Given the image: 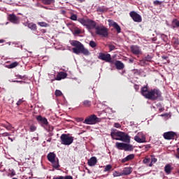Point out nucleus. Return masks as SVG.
Instances as JSON below:
<instances>
[{"label": "nucleus", "instance_id": "obj_34", "mask_svg": "<svg viewBox=\"0 0 179 179\" xmlns=\"http://www.w3.org/2000/svg\"><path fill=\"white\" fill-rule=\"evenodd\" d=\"M108 48H109V51H114V50H115V46H114V45L113 44H109L108 45Z\"/></svg>", "mask_w": 179, "mask_h": 179}, {"label": "nucleus", "instance_id": "obj_38", "mask_svg": "<svg viewBox=\"0 0 179 179\" xmlns=\"http://www.w3.org/2000/svg\"><path fill=\"white\" fill-rule=\"evenodd\" d=\"M84 106H86V107H90V101L86 100L83 102Z\"/></svg>", "mask_w": 179, "mask_h": 179}, {"label": "nucleus", "instance_id": "obj_11", "mask_svg": "<svg viewBox=\"0 0 179 179\" xmlns=\"http://www.w3.org/2000/svg\"><path fill=\"white\" fill-rule=\"evenodd\" d=\"M8 20L11 22V23H13L14 24H19L20 22L19 20V17H17L15 15V14H10L8 15Z\"/></svg>", "mask_w": 179, "mask_h": 179}, {"label": "nucleus", "instance_id": "obj_53", "mask_svg": "<svg viewBox=\"0 0 179 179\" xmlns=\"http://www.w3.org/2000/svg\"><path fill=\"white\" fill-rule=\"evenodd\" d=\"M5 43V41L3 40V39H1V40H0V43Z\"/></svg>", "mask_w": 179, "mask_h": 179}, {"label": "nucleus", "instance_id": "obj_8", "mask_svg": "<svg viewBox=\"0 0 179 179\" xmlns=\"http://www.w3.org/2000/svg\"><path fill=\"white\" fill-rule=\"evenodd\" d=\"M96 34L98 36H101L102 37H107L108 36V32L107 31V28L102 26V27H96L95 28Z\"/></svg>", "mask_w": 179, "mask_h": 179}, {"label": "nucleus", "instance_id": "obj_52", "mask_svg": "<svg viewBox=\"0 0 179 179\" xmlns=\"http://www.w3.org/2000/svg\"><path fill=\"white\" fill-rule=\"evenodd\" d=\"M76 34H80V30H77V31H76Z\"/></svg>", "mask_w": 179, "mask_h": 179}, {"label": "nucleus", "instance_id": "obj_22", "mask_svg": "<svg viewBox=\"0 0 179 179\" xmlns=\"http://www.w3.org/2000/svg\"><path fill=\"white\" fill-rule=\"evenodd\" d=\"M2 126L7 129V131H12L13 129V127H12V124L9 122H7L6 124H3Z\"/></svg>", "mask_w": 179, "mask_h": 179}, {"label": "nucleus", "instance_id": "obj_51", "mask_svg": "<svg viewBox=\"0 0 179 179\" xmlns=\"http://www.w3.org/2000/svg\"><path fill=\"white\" fill-rule=\"evenodd\" d=\"M17 78H18L19 79H23V76H17Z\"/></svg>", "mask_w": 179, "mask_h": 179}, {"label": "nucleus", "instance_id": "obj_19", "mask_svg": "<svg viewBox=\"0 0 179 179\" xmlns=\"http://www.w3.org/2000/svg\"><path fill=\"white\" fill-rule=\"evenodd\" d=\"M132 173V169L127 167L124 168V170L122 171V176H129Z\"/></svg>", "mask_w": 179, "mask_h": 179}, {"label": "nucleus", "instance_id": "obj_60", "mask_svg": "<svg viewBox=\"0 0 179 179\" xmlns=\"http://www.w3.org/2000/svg\"><path fill=\"white\" fill-rule=\"evenodd\" d=\"M13 179H17V178H13Z\"/></svg>", "mask_w": 179, "mask_h": 179}, {"label": "nucleus", "instance_id": "obj_29", "mask_svg": "<svg viewBox=\"0 0 179 179\" xmlns=\"http://www.w3.org/2000/svg\"><path fill=\"white\" fill-rule=\"evenodd\" d=\"M38 26H41V27H47L48 26V24L45 23V22H38Z\"/></svg>", "mask_w": 179, "mask_h": 179}, {"label": "nucleus", "instance_id": "obj_47", "mask_svg": "<svg viewBox=\"0 0 179 179\" xmlns=\"http://www.w3.org/2000/svg\"><path fill=\"white\" fill-rule=\"evenodd\" d=\"M134 89H135V90H136V92H138V90H139V85H134Z\"/></svg>", "mask_w": 179, "mask_h": 179}, {"label": "nucleus", "instance_id": "obj_43", "mask_svg": "<svg viewBox=\"0 0 179 179\" xmlns=\"http://www.w3.org/2000/svg\"><path fill=\"white\" fill-rule=\"evenodd\" d=\"M114 127L115 128H121V124L120 123H115Z\"/></svg>", "mask_w": 179, "mask_h": 179}, {"label": "nucleus", "instance_id": "obj_20", "mask_svg": "<svg viewBox=\"0 0 179 179\" xmlns=\"http://www.w3.org/2000/svg\"><path fill=\"white\" fill-rule=\"evenodd\" d=\"M135 157V155L134 154H130L127 155L125 158H124L122 162V163H125L126 162H129V160H132Z\"/></svg>", "mask_w": 179, "mask_h": 179}, {"label": "nucleus", "instance_id": "obj_46", "mask_svg": "<svg viewBox=\"0 0 179 179\" xmlns=\"http://www.w3.org/2000/svg\"><path fill=\"white\" fill-rule=\"evenodd\" d=\"M160 3H161V2L159 1L156 0L154 1L155 5H160Z\"/></svg>", "mask_w": 179, "mask_h": 179}, {"label": "nucleus", "instance_id": "obj_42", "mask_svg": "<svg viewBox=\"0 0 179 179\" xmlns=\"http://www.w3.org/2000/svg\"><path fill=\"white\" fill-rule=\"evenodd\" d=\"M10 82H13L14 83H24V81H20V80H12Z\"/></svg>", "mask_w": 179, "mask_h": 179}, {"label": "nucleus", "instance_id": "obj_49", "mask_svg": "<svg viewBox=\"0 0 179 179\" xmlns=\"http://www.w3.org/2000/svg\"><path fill=\"white\" fill-rule=\"evenodd\" d=\"M146 59H147L148 61H151L152 57H151L150 56L148 55V56L146 57Z\"/></svg>", "mask_w": 179, "mask_h": 179}, {"label": "nucleus", "instance_id": "obj_41", "mask_svg": "<svg viewBox=\"0 0 179 179\" xmlns=\"http://www.w3.org/2000/svg\"><path fill=\"white\" fill-rule=\"evenodd\" d=\"M23 99H19L18 101L17 102V106H20L22 103H23Z\"/></svg>", "mask_w": 179, "mask_h": 179}, {"label": "nucleus", "instance_id": "obj_1", "mask_svg": "<svg viewBox=\"0 0 179 179\" xmlns=\"http://www.w3.org/2000/svg\"><path fill=\"white\" fill-rule=\"evenodd\" d=\"M110 136L115 141H122L125 143H115V147L119 150H124L125 152H131L134 150L132 145L129 144L131 142V137L129 135L122 131L111 132Z\"/></svg>", "mask_w": 179, "mask_h": 179}, {"label": "nucleus", "instance_id": "obj_15", "mask_svg": "<svg viewBox=\"0 0 179 179\" xmlns=\"http://www.w3.org/2000/svg\"><path fill=\"white\" fill-rule=\"evenodd\" d=\"M36 118L38 122H41V124L48 125V120H47V118L43 117L41 115H37Z\"/></svg>", "mask_w": 179, "mask_h": 179}, {"label": "nucleus", "instance_id": "obj_50", "mask_svg": "<svg viewBox=\"0 0 179 179\" xmlns=\"http://www.w3.org/2000/svg\"><path fill=\"white\" fill-rule=\"evenodd\" d=\"M9 141H10L11 142H13V141H15V138H12L10 137H8Z\"/></svg>", "mask_w": 179, "mask_h": 179}, {"label": "nucleus", "instance_id": "obj_18", "mask_svg": "<svg viewBox=\"0 0 179 179\" xmlns=\"http://www.w3.org/2000/svg\"><path fill=\"white\" fill-rule=\"evenodd\" d=\"M134 141L138 142V143H145L146 142V138H141L139 136L136 135L134 136Z\"/></svg>", "mask_w": 179, "mask_h": 179}, {"label": "nucleus", "instance_id": "obj_56", "mask_svg": "<svg viewBox=\"0 0 179 179\" xmlns=\"http://www.w3.org/2000/svg\"><path fill=\"white\" fill-rule=\"evenodd\" d=\"M47 142H51V138H48V139L47 140Z\"/></svg>", "mask_w": 179, "mask_h": 179}, {"label": "nucleus", "instance_id": "obj_27", "mask_svg": "<svg viewBox=\"0 0 179 179\" xmlns=\"http://www.w3.org/2000/svg\"><path fill=\"white\" fill-rule=\"evenodd\" d=\"M173 27H179V21L177 19H174L172 22Z\"/></svg>", "mask_w": 179, "mask_h": 179}, {"label": "nucleus", "instance_id": "obj_25", "mask_svg": "<svg viewBox=\"0 0 179 179\" xmlns=\"http://www.w3.org/2000/svg\"><path fill=\"white\" fill-rule=\"evenodd\" d=\"M55 0H42V3L43 5H51V3H54Z\"/></svg>", "mask_w": 179, "mask_h": 179}, {"label": "nucleus", "instance_id": "obj_35", "mask_svg": "<svg viewBox=\"0 0 179 179\" xmlns=\"http://www.w3.org/2000/svg\"><path fill=\"white\" fill-rule=\"evenodd\" d=\"M70 19L71 20H78V15H76V14H73L71 15Z\"/></svg>", "mask_w": 179, "mask_h": 179}, {"label": "nucleus", "instance_id": "obj_40", "mask_svg": "<svg viewBox=\"0 0 179 179\" xmlns=\"http://www.w3.org/2000/svg\"><path fill=\"white\" fill-rule=\"evenodd\" d=\"M150 158H145L143 159V163L145 164H148V163H150Z\"/></svg>", "mask_w": 179, "mask_h": 179}, {"label": "nucleus", "instance_id": "obj_59", "mask_svg": "<svg viewBox=\"0 0 179 179\" xmlns=\"http://www.w3.org/2000/svg\"><path fill=\"white\" fill-rule=\"evenodd\" d=\"M45 8V9H48V8L47 7H44Z\"/></svg>", "mask_w": 179, "mask_h": 179}, {"label": "nucleus", "instance_id": "obj_45", "mask_svg": "<svg viewBox=\"0 0 179 179\" xmlns=\"http://www.w3.org/2000/svg\"><path fill=\"white\" fill-rule=\"evenodd\" d=\"M64 176H55L53 177V179H64Z\"/></svg>", "mask_w": 179, "mask_h": 179}, {"label": "nucleus", "instance_id": "obj_12", "mask_svg": "<svg viewBox=\"0 0 179 179\" xmlns=\"http://www.w3.org/2000/svg\"><path fill=\"white\" fill-rule=\"evenodd\" d=\"M108 22L109 23V26L114 27V29L117 30V33H121V27L117 24V22H114L113 20H108Z\"/></svg>", "mask_w": 179, "mask_h": 179}, {"label": "nucleus", "instance_id": "obj_6", "mask_svg": "<svg viewBox=\"0 0 179 179\" xmlns=\"http://www.w3.org/2000/svg\"><path fill=\"white\" fill-rule=\"evenodd\" d=\"M101 120L95 115H91L89 117H86L84 120V124H87V125H94L97 124V122H100Z\"/></svg>", "mask_w": 179, "mask_h": 179}, {"label": "nucleus", "instance_id": "obj_58", "mask_svg": "<svg viewBox=\"0 0 179 179\" xmlns=\"http://www.w3.org/2000/svg\"><path fill=\"white\" fill-rule=\"evenodd\" d=\"M177 152H178V153L179 155V148L177 149Z\"/></svg>", "mask_w": 179, "mask_h": 179}, {"label": "nucleus", "instance_id": "obj_36", "mask_svg": "<svg viewBox=\"0 0 179 179\" xmlns=\"http://www.w3.org/2000/svg\"><path fill=\"white\" fill-rule=\"evenodd\" d=\"M29 129H30L31 132H34V131H36V129H37V127L36 126H34V124H31L29 127Z\"/></svg>", "mask_w": 179, "mask_h": 179}, {"label": "nucleus", "instance_id": "obj_10", "mask_svg": "<svg viewBox=\"0 0 179 179\" xmlns=\"http://www.w3.org/2000/svg\"><path fill=\"white\" fill-rule=\"evenodd\" d=\"M98 58L99 59H101L102 61H105L106 62H111V55L110 54L100 52L99 53Z\"/></svg>", "mask_w": 179, "mask_h": 179}, {"label": "nucleus", "instance_id": "obj_39", "mask_svg": "<svg viewBox=\"0 0 179 179\" xmlns=\"http://www.w3.org/2000/svg\"><path fill=\"white\" fill-rule=\"evenodd\" d=\"M137 136H139V138H141V139H143V138H146V137L143 135V133H142V132L138 133Z\"/></svg>", "mask_w": 179, "mask_h": 179}, {"label": "nucleus", "instance_id": "obj_31", "mask_svg": "<svg viewBox=\"0 0 179 179\" xmlns=\"http://www.w3.org/2000/svg\"><path fill=\"white\" fill-rule=\"evenodd\" d=\"M17 65H18V63L16 62H15L11 63V64L8 66V68H10V69H12V68H16V66H17Z\"/></svg>", "mask_w": 179, "mask_h": 179}, {"label": "nucleus", "instance_id": "obj_5", "mask_svg": "<svg viewBox=\"0 0 179 179\" xmlns=\"http://www.w3.org/2000/svg\"><path fill=\"white\" fill-rule=\"evenodd\" d=\"M48 160L52 163V167L54 169H59V162H58V158L54 152H50L47 155Z\"/></svg>", "mask_w": 179, "mask_h": 179}, {"label": "nucleus", "instance_id": "obj_7", "mask_svg": "<svg viewBox=\"0 0 179 179\" xmlns=\"http://www.w3.org/2000/svg\"><path fill=\"white\" fill-rule=\"evenodd\" d=\"M62 145H69L73 143V137L68 134H62L60 136Z\"/></svg>", "mask_w": 179, "mask_h": 179}, {"label": "nucleus", "instance_id": "obj_54", "mask_svg": "<svg viewBox=\"0 0 179 179\" xmlns=\"http://www.w3.org/2000/svg\"><path fill=\"white\" fill-rule=\"evenodd\" d=\"M12 176H15V171H13L12 173H11Z\"/></svg>", "mask_w": 179, "mask_h": 179}, {"label": "nucleus", "instance_id": "obj_33", "mask_svg": "<svg viewBox=\"0 0 179 179\" xmlns=\"http://www.w3.org/2000/svg\"><path fill=\"white\" fill-rule=\"evenodd\" d=\"M90 45L92 47V48H94L97 46V44L96 43V42L91 41H90Z\"/></svg>", "mask_w": 179, "mask_h": 179}, {"label": "nucleus", "instance_id": "obj_28", "mask_svg": "<svg viewBox=\"0 0 179 179\" xmlns=\"http://www.w3.org/2000/svg\"><path fill=\"white\" fill-rule=\"evenodd\" d=\"M104 171L107 172V171H110V170H111L113 169V166H111V164H108L106 166H104Z\"/></svg>", "mask_w": 179, "mask_h": 179}, {"label": "nucleus", "instance_id": "obj_37", "mask_svg": "<svg viewBox=\"0 0 179 179\" xmlns=\"http://www.w3.org/2000/svg\"><path fill=\"white\" fill-rule=\"evenodd\" d=\"M122 176V173H120V172H117V171H115L113 173L114 177H121Z\"/></svg>", "mask_w": 179, "mask_h": 179}, {"label": "nucleus", "instance_id": "obj_48", "mask_svg": "<svg viewBox=\"0 0 179 179\" xmlns=\"http://www.w3.org/2000/svg\"><path fill=\"white\" fill-rule=\"evenodd\" d=\"M64 179H73V178H72V176H65Z\"/></svg>", "mask_w": 179, "mask_h": 179}, {"label": "nucleus", "instance_id": "obj_14", "mask_svg": "<svg viewBox=\"0 0 179 179\" xmlns=\"http://www.w3.org/2000/svg\"><path fill=\"white\" fill-rule=\"evenodd\" d=\"M131 51L133 54H134V55H139V54H141L142 52L141 48H139L138 45H131Z\"/></svg>", "mask_w": 179, "mask_h": 179}, {"label": "nucleus", "instance_id": "obj_23", "mask_svg": "<svg viewBox=\"0 0 179 179\" xmlns=\"http://www.w3.org/2000/svg\"><path fill=\"white\" fill-rule=\"evenodd\" d=\"M96 12H99V13L107 12V8H106L105 6L98 7L96 9Z\"/></svg>", "mask_w": 179, "mask_h": 179}, {"label": "nucleus", "instance_id": "obj_55", "mask_svg": "<svg viewBox=\"0 0 179 179\" xmlns=\"http://www.w3.org/2000/svg\"><path fill=\"white\" fill-rule=\"evenodd\" d=\"M175 156H176V159H179V154L178 155H176Z\"/></svg>", "mask_w": 179, "mask_h": 179}, {"label": "nucleus", "instance_id": "obj_24", "mask_svg": "<svg viewBox=\"0 0 179 179\" xmlns=\"http://www.w3.org/2000/svg\"><path fill=\"white\" fill-rule=\"evenodd\" d=\"M164 171L167 174H170L171 173V164H166L164 167Z\"/></svg>", "mask_w": 179, "mask_h": 179}, {"label": "nucleus", "instance_id": "obj_16", "mask_svg": "<svg viewBox=\"0 0 179 179\" xmlns=\"http://www.w3.org/2000/svg\"><path fill=\"white\" fill-rule=\"evenodd\" d=\"M96 164H97V158L96 157H92L88 160V165L91 167L96 166Z\"/></svg>", "mask_w": 179, "mask_h": 179}, {"label": "nucleus", "instance_id": "obj_44", "mask_svg": "<svg viewBox=\"0 0 179 179\" xmlns=\"http://www.w3.org/2000/svg\"><path fill=\"white\" fill-rule=\"evenodd\" d=\"M2 136H10V134L8 132H4L2 134Z\"/></svg>", "mask_w": 179, "mask_h": 179}, {"label": "nucleus", "instance_id": "obj_26", "mask_svg": "<svg viewBox=\"0 0 179 179\" xmlns=\"http://www.w3.org/2000/svg\"><path fill=\"white\" fill-rule=\"evenodd\" d=\"M28 27L31 30H36L37 29V26L36 25V24H34L33 22L28 24Z\"/></svg>", "mask_w": 179, "mask_h": 179}, {"label": "nucleus", "instance_id": "obj_13", "mask_svg": "<svg viewBox=\"0 0 179 179\" xmlns=\"http://www.w3.org/2000/svg\"><path fill=\"white\" fill-rule=\"evenodd\" d=\"M164 139L167 141H170L171 139H174V136H176V133L173 131L165 132L163 135Z\"/></svg>", "mask_w": 179, "mask_h": 179}, {"label": "nucleus", "instance_id": "obj_32", "mask_svg": "<svg viewBox=\"0 0 179 179\" xmlns=\"http://www.w3.org/2000/svg\"><path fill=\"white\" fill-rule=\"evenodd\" d=\"M156 162H157V159L152 157L151 159V163L149 164V166L152 167V166H153V164H155V163H156Z\"/></svg>", "mask_w": 179, "mask_h": 179}, {"label": "nucleus", "instance_id": "obj_30", "mask_svg": "<svg viewBox=\"0 0 179 179\" xmlns=\"http://www.w3.org/2000/svg\"><path fill=\"white\" fill-rule=\"evenodd\" d=\"M55 96H56V97H59V96H62V92H61V90H56Z\"/></svg>", "mask_w": 179, "mask_h": 179}, {"label": "nucleus", "instance_id": "obj_4", "mask_svg": "<svg viewBox=\"0 0 179 179\" xmlns=\"http://www.w3.org/2000/svg\"><path fill=\"white\" fill-rule=\"evenodd\" d=\"M78 20L80 23H81V24H83V26H85L87 29H88V30H92V29L96 28V22H94L92 20H90V19L85 20L83 18H80Z\"/></svg>", "mask_w": 179, "mask_h": 179}, {"label": "nucleus", "instance_id": "obj_3", "mask_svg": "<svg viewBox=\"0 0 179 179\" xmlns=\"http://www.w3.org/2000/svg\"><path fill=\"white\" fill-rule=\"evenodd\" d=\"M71 44L73 47V52L74 54H76L77 55H79V54H83V55H90V52H89V50L85 48V45L82 44L80 41H72L71 42Z\"/></svg>", "mask_w": 179, "mask_h": 179}, {"label": "nucleus", "instance_id": "obj_17", "mask_svg": "<svg viewBox=\"0 0 179 179\" xmlns=\"http://www.w3.org/2000/svg\"><path fill=\"white\" fill-rule=\"evenodd\" d=\"M67 74L65 72H59L55 78L56 80H62V79H65L66 78Z\"/></svg>", "mask_w": 179, "mask_h": 179}, {"label": "nucleus", "instance_id": "obj_2", "mask_svg": "<svg viewBox=\"0 0 179 179\" xmlns=\"http://www.w3.org/2000/svg\"><path fill=\"white\" fill-rule=\"evenodd\" d=\"M141 94L145 99H148L149 100H157L159 99L160 96H162V92L159 90H151L150 91L148 90V87H143L141 90Z\"/></svg>", "mask_w": 179, "mask_h": 179}, {"label": "nucleus", "instance_id": "obj_9", "mask_svg": "<svg viewBox=\"0 0 179 179\" xmlns=\"http://www.w3.org/2000/svg\"><path fill=\"white\" fill-rule=\"evenodd\" d=\"M129 15L134 22H136V23H141V22H142V17L141 15L138 14V13L135 11H131Z\"/></svg>", "mask_w": 179, "mask_h": 179}, {"label": "nucleus", "instance_id": "obj_57", "mask_svg": "<svg viewBox=\"0 0 179 179\" xmlns=\"http://www.w3.org/2000/svg\"><path fill=\"white\" fill-rule=\"evenodd\" d=\"M78 2H83L85 0H77Z\"/></svg>", "mask_w": 179, "mask_h": 179}, {"label": "nucleus", "instance_id": "obj_21", "mask_svg": "<svg viewBox=\"0 0 179 179\" xmlns=\"http://www.w3.org/2000/svg\"><path fill=\"white\" fill-rule=\"evenodd\" d=\"M115 65L117 69H119V70L124 69V63L121 62L120 61H117Z\"/></svg>", "mask_w": 179, "mask_h": 179}]
</instances>
